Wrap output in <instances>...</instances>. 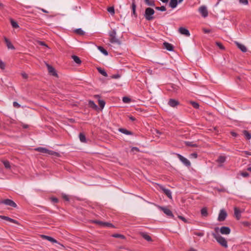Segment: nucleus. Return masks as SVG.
<instances>
[{"instance_id": "f257e3e1", "label": "nucleus", "mask_w": 251, "mask_h": 251, "mask_svg": "<svg viewBox=\"0 0 251 251\" xmlns=\"http://www.w3.org/2000/svg\"><path fill=\"white\" fill-rule=\"evenodd\" d=\"M219 230V228L218 227H216L215 228L216 233H212V235L221 246L225 248H227L228 247L227 241L224 237H222L218 233Z\"/></svg>"}, {"instance_id": "f03ea898", "label": "nucleus", "mask_w": 251, "mask_h": 251, "mask_svg": "<svg viewBox=\"0 0 251 251\" xmlns=\"http://www.w3.org/2000/svg\"><path fill=\"white\" fill-rule=\"evenodd\" d=\"M154 13L155 11L151 7L146 8L144 14V17L147 21H151L154 19L153 16Z\"/></svg>"}, {"instance_id": "7ed1b4c3", "label": "nucleus", "mask_w": 251, "mask_h": 251, "mask_svg": "<svg viewBox=\"0 0 251 251\" xmlns=\"http://www.w3.org/2000/svg\"><path fill=\"white\" fill-rule=\"evenodd\" d=\"M109 35L110 37L109 41L111 43H116L118 45H121V41L116 38V31L115 29H113L109 32Z\"/></svg>"}, {"instance_id": "20e7f679", "label": "nucleus", "mask_w": 251, "mask_h": 251, "mask_svg": "<svg viewBox=\"0 0 251 251\" xmlns=\"http://www.w3.org/2000/svg\"><path fill=\"white\" fill-rule=\"evenodd\" d=\"M0 204H4L6 205H9L14 208H16L17 206V204L13 201L8 199L0 201Z\"/></svg>"}, {"instance_id": "39448f33", "label": "nucleus", "mask_w": 251, "mask_h": 251, "mask_svg": "<svg viewBox=\"0 0 251 251\" xmlns=\"http://www.w3.org/2000/svg\"><path fill=\"white\" fill-rule=\"evenodd\" d=\"M159 209L162 211L166 215L169 217L174 218V215H173L172 211L166 207L158 206Z\"/></svg>"}, {"instance_id": "423d86ee", "label": "nucleus", "mask_w": 251, "mask_h": 251, "mask_svg": "<svg viewBox=\"0 0 251 251\" xmlns=\"http://www.w3.org/2000/svg\"><path fill=\"white\" fill-rule=\"evenodd\" d=\"M158 186L161 191L165 194L170 199H172V192L169 189L165 188L163 185L158 184Z\"/></svg>"}, {"instance_id": "0eeeda50", "label": "nucleus", "mask_w": 251, "mask_h": 251, "mask_svg": "<svg viewBox=\"0 0 251 251\" xmlns=\"http://www.w3.org/2000/svg\"><path fill=\"white\" fill-rule=\"evenodd\" d=\"M176 155L178 159L182 162V163L186 167H189L191 166L190 162L185 157L183 156L180 154L177 153Z\"/></svg>"}, {"instance_id": "6e6552de", "label": "nucleus", "mask_w": 251, "mask_h": 251, "mask_svg": "<svg viewBox=\"0 0 251 251\" xmlns=\"http://www.w3.org/2000/svg\"><path fill=\"white\" fill-rule=\"evenodd\" d=\"M226 217H227V213H226V211L224 209H222L220 211V213H219V214L218 216V220L219 222L224 221L225 220V219H226Z\"/></svg>"}, {"instance_id": "1a4fd4ad", "label": "nucleus", "mask_w": 251, "mask_h": 251, "mask_svg": "<svg viewBox=\"0 0 251 251\" xmlns=\"http://www.w3.org/2000/svg\"><path fill=\"white\" fill-rule=\"evenodd\" d=\"M219 230L221 233L222 234L228 235L230 234L231 232L230 228L227 226H222Z\"/></svg>"}, {"instance_id": "9d476101", "label": "nucleus", "mask_w": 251, "mask_h": 251, "mask_svg": "<svg viewBox=\"0 0 251 251\" xmlns=\"http://www.w3.org/2000/svg\"><path fill=\"white\" fill-rule=\"evenodd\" d=\"M46 66L48 68L49 73L54 76H57V74L56 72L55 69L51 65L46 64Z\"/></svg>"}, {"instance_id": "9b49d317", "label": "nucleus", "mask_w": 251, "mask_h": 251, "mask_svg": "<svg viewBox=\"0 0 251 251\" xmlns=\"http://www.w3.org/2000/svg\"><path fill=\"white\" fill-rule=\"evenodd\" d=\"M0 218L2 220L8 221L9 222H11V223H14V224H15L17 225H19V223L18 222V221L14 220L13 219H12L10 217H8L5 216L0 215Z\"/></svg>"}, {"instance_id": "f8f14e48", "label": "nucleus", "mask_w": 251, "mask_h": 251, "mask_svg": "<svg viewBox=\"0 0 251 251\" xmlns=\"http://www.w3.org/2000/svg\"><path fill=\"white\" fill-rule=\"evenodd\" d=\"M199 12L203 17H206L208 16V11L205 6H201L199 9Z\"/></svg>"}, {"instance_id": "ddd939ff", "label": "nucleus", "mask_w": 251, "mask_h": 251, "mask_svg": "<svg viewBox=\"0 0 251 251\" xmlns=\"http://www.w3.org/2000/svg\"><path fill=\"white\" fill-rule=\"evenodd\" d=\"M169 106L172 107H175L177 105H179V102L175 99H170L168 102Z\"/></svg>"}, {"instance_id": "4468645a", "label": "nucleus", "mask_w": 251, "mask_h": 251, "mask_svg": "<svg viewBox=\"0 0 251 251\" xmlns=\"http://www.w3.org/2000/svg\"><path fill=\"white\" fill-rule=\"evenodd\" d=\"M178 31L180 34H181L182 35H184L188 37L190 35L189 31L185 27H179L178 29Z\"/></svg>"}, {"instance_id": "2eb2a0df", "label": "nucleus", "mask_w": 251, "mask_h": 251, "mask_svg": "<svg viewBox=\"0 0 251 251\" xmlns=\"http://www.w3.org/2000/svg\"><path fill=\"white\" fill-rule=\"evenodd\" d=\"M41 237L42 239L47 240L49 241H50V242H51L52 243L59 244L58 241L56 239H54L53 238H52L50 236L45 235H41Z\"/></svg>"}, {"instance_id": "dca6fc26", "label": "nucleus", "mask_w": 251, "mask_h": 251, "mask_svg": "<svg viewBox=\"0 0 251 251\" xmlns=\"http://www.w3.org/2000/svg\"><path fill=\"white\" fill-rule=\"evenodd\" d=\"M163 47L164 48H165L167 50H168L169 51H173L174 50V47L172 44L169 43L168 42H165L163 43Z\"/></svg>"}, {"instance_id": "f3484780", "label": "nucleus", "mask_w": 251, "mask_h": 251, "mask_svg": "<svg viewBox=\"0 0 251 251\" xmlns=\"http://www.w3.org/2000/svg\"><path fill=\"white\" fill-rule=\"evenodd\" d=\"M234 215L236 218L237 220H239L241 217V211L240 210V209L237 207H235L234 208Z\"/></svg>"}, {"instance_id": "a211bd4d", "label": "nucleus", "mask_w": 251, "mask_h": 251, "mask_svg": "<svg viewBox=\"0 0 251 251\" xmlns=\"http://www.w3.org/2000/svg\"><path fill=\"white\" fill-rule=\"evenodd\" d=\"M136 5L135 3V0H132L131 9L132 11V15L135 17H137V14L136 12Z\"/></svg>"}, {"instance_id": "6ab92c4d", "label": "nucleus", "mask_w": 251, "mask_h": 251, "mask_svg": "<svg viewBox=\"0 0 251 251\" xmlns=\"http://www.w3.org/2000/svg\"><path fill=\"white\" fill-rule=\"evenodd\" d=\"M118 131L123 134L128 135H133V133L129 130H127L124 128H120L118 129Z\"/></svg>"}, {"instance_id": "aec40b11", "label": "nucleus", "mask_w": 251, "mask_h": 251, "mask_svg": "<svg viewBox=\"0 0 251 251\" xmlns=\"http://www.w3.org/2000/svg\"><path fill=\"white\" fill-rule=\"evenodd\" d=\"M235 44L237 47L243 52H246L247 51V48L243 44L239 43L238 42H235Z\"/></svg>"}, {"instance_id": "412c9836", "label": "nucleus", "mask_w": 251, "mask_h": 251, "mask_svg": "<svg viewBox=\"0 0 251 251\" xmlns=\"http://www.w3.org/2000/svg\"><path fill=\"white\" fill-rule=\"evenodd\" d=\"M140 235L147 241L150 242L152 241L151 237L147 233L141 232L140 233Z\"/></svg>"}, {"instance_id": "4be33fe9", "label": "nucleus", "mask_w": 251, "mask_h": 251, "mask_svg": "<svg viewBox=\"0 0 251 251\" xmlns=\"http://www.w3.org/2000/svg\"><path fill=\"white\" fill-rule=\"evenodd\" d=\"M4 41L6 43V46L7 47L8 49H11V50H14L15 47L12 44L10 40L7 39L6 37H4Z\"/></svg>"}, {"instance_id": "5701e85b", "label": "nucleus", "mask_w": 251, "mask_h": 251, "mask_svg": "<svg viewBox=\"0 0 251 251\" xmlns=\"http://www.w3.org/2000/svg\"><path fill=\"white\" fill-rule=\"evenodd\" d=\"M242 133L246 140H249L251 139V133L248 130H244L242 131Z\"/></svg>"}, {"instance_id": "b1692460", "label": "nucleus", "mask_w": 251, "mask_h": 251, "mask_svg": "<svg viewBox=\"0 0 251 251\" xmlns=\"http://www.w3.org/2000/svg\"><path fill=\"white\" fill-rule=\"evenodd\" d=\"M178 3L179 2L177 0H170L169 6L174 9L177 6Z\"/></svg>"}, {"instance_id": "393cba45", "label": "nucleus", "mask_w": 251, "mask_h": 251, "mask_svg": "<svg viewBox=\"0 0 251 251\" xmlns=\"http://www.w3.org/2000/svg\"><path fill=\"white\" fill-rule=\"evenodd\" d=\"M88 106L94 110L99 109L98 106L95 104L94 101L90 100L88 101Z\"/></svg>"}, {"instance_id": "a878e982", "label": "nucleus", "mask_w": 251, "mask_h": 251, "mask_svg": "<svg viewBox=\"0 0 251 251\" xmlns=\"http://www.w3.org/2000/svg\"><path fill=\"white\" fill-rule=\"evenodd\" d=\"M79 138L81 142L86 143H87L86 138L83 133L80 132L79 134Z\"/></svg>"}, {"instance_id": "bb28decb", "label": "nucleus", "mask_w": 251, "mask_h": 251, "mask_svg": "<svg viewBox=\"0 0 251 251\" xmlns=\"http://www.w3.org/2000/svg\"><path fill=\"white\" fill-rule=\"evenodd\" d=\"M35 151L43 153H47L48 149L43 147H38L35 149Z\"/></svg>"}, {"instance_id": "cd10ccee", "label": "nucleus", "mask_w": 251, "mask_h": 251, "mask_svg": "<svg viewBox=\"0 0 251 251\" xmlns=\"http://www.w3.org/2000/svg\"><path fill=\"white\" fill-rule=\"evenodd\" d=\"M72 58L73 59L74 61L77 64H80L81 63V61L80 59L76 55H73L72 56Z\"/></svg>"}, {"instance_id": "c85d7f7f", "label": "nucleus", "mask_w": 251, "mask_h": 251, "mask_svg": "<svg viewBox=\"0 0 251 251\" xmlns=\"http://www.w3.org/2000/svg\"><path fill=\"white\" fill-rule=\"evenodd\" d=\"M201 214L203 217H207L208 215L206 207H203L201 210Z\"/></svg>"}, {"instance_id": "c756f323", "label": "nucleus", "mask_w": 251, "mask_h": 251, "mask_svg": "<svg viewBox=\"0 0 251 251\" xmlns=\"http://www.w3.org/2000/svg\"><path fill=\"white\" fill-rule=\"evenodd\" d=\"M98 49L104 55H105L106 56L108 55V51L105 49H104L102 47L98 46Z\"/></svg>"}, {"instance_id": "7c9ffc66", "label": "nucleus", "mask_w": 251, "mask_h": 251, "mask_svg": "<svg viewBox=\"0 0 251 251\" xmlns=\"http://www.w3.org/2000/svg\"><path fill=\"white\" fill-rule=\"evenodd\" d=\"M97 70L98 72L102 75L105 77L107 76V74L103 69L100 67H98L97 68Z\"/></svg>"}, {"instance_id": "2f4dec72", "label": "nucleus", "mask_w": 251, "mask_h": 251, "mask_svg": "<svg viewBox=\"0 0 251 251\" xmlns=\"http://www.w3.org/2000/svg\"><path fill=\"white\" fill-rule=\"evenodd\" d=\"M145 3L148 5L151 6H155V2L153 0H144Z\"/></svg>"}, {"instance_id": "473e14b6", "label": "nucleus", "mask_w": 251, "mask_h": 251, "mask_svg": "<svg viewBox=\"0 0 251 251\" xmlns=\"http://www.w3.org/2000/svg\"><path fill=\"white\" fill-rule=\"evenodd\" d=\"M226 157L225 156L220 155L219 156L217 161L218 163H223L226 161Z\"/></svg>"}, {"instance_id": "72a5a7b5", "label": "nucleus", "mask_w": 251, "mask_h": 251, "mask_svg": "<svg viewBox=\"0 0 251 251\" xmlns=\"http://www.w3.org/2000/svg\"><path fill=\"white\" fill-rule=\"evenodd\" d=\"M75 32L79 35H83L85 34V32L81 28H77L75 30Z\"/></svg>"}, {"instance_id": "f704fd0d", "label": "nucleus", "mask_w": 251, "mask_h": 251, "mask_svg": "<svg viewBox=\"0 0 251 251\" xmlns=\"http://www.w3.org/2000/svg\"><path fill=\"white\" fill-rule=\"evenodd\" d=\"M48 152H47V154H49L50 155H54V156H59V153L56 152V151H51V150H48Z\"/></svg>"}, {"instance_id": "c9c22d12", "label": "nucleus", "mask_w": 251, "mask_h": 251, "mask_svg": "<svg viewBox=\"0 0 251 251\" xmlns=\"http://www.w3.org/2000/svg\"><path fill=\"white\" fill-rule=\"evenodd\" d=\"M10 22H11V25L13 27H14L15 28H17L19 27L18 23L16 21H15L14 20L11 19L10 20Z\"/></svg>"}, {"instance_id": "e433bc0d", "label": "nucleus", "mask_w": 251, "mask_h": 251, "mask_svg": "<svg viewBox=\"0 0 251 251\" xmlns=\"http://www.w3.org/2000/svg\"><path fill=\"white\" fill-rule=\"evenodd\" d=\"M93 223L94 224H96L97 225H98L100 226H103V225H104L105 222H102L99 220H94L93 221Z\"/></svg>"}, {"instance_id": "4c0bfd02", "label": "nucleus", "mask_w": 251, "mask_h": 251, "mask_svg": "<svg viewBox=\"0 0 251 251\" xmlns=\"http://www.w3.org/2000/svg\"><path fill=\"white\" fill-rule=\"evenodd\" d=\"M98 102H99V106H100V107L101 109H103L104 108V106H105V101L103 100H101L99 99L98 100Z\"/></svg>"}, {"instance_id": "58836bf2", "label": "nucleus", "mask_w": 251, "mask_h": 251, "mask_svg": "<svg viewBox=\"0 0 251 251\" xmlns=\"http://www.w3.org/2000/svg\"><path fill=\"white\" fill-rule=\"evenodd\" d=\"M185 145L187 146L192 147H197L198 146L196 144H194L193 142H189V141L186 142H185Z\"/></svg>"}, {"instance_id": "ea45409f", "label": "nucleus", "mask_w": 251, "mask_h": 251, "mask_svg": "<svg viewBox=\"0 0 251 251\" xmlns=\"http://www.w3.org/2000/svg\"><path fill=\"white\" fill-rule=\"evenodd\" d=\"M112 236L115 238H120L123 239H125V236L120 234H114L112 235Z\"/></svg>"}, {"instance_id": "a19ab883", "label": "nucleus", "mask_w": 251, "mask_h": 251, "mask_svg": "<svg viewBox=\"0 0 251 251\" xmlns=\"http://www.w3.org/2000/svg\"><path fill=\"white\" fill-rule=\"evenodd\" d=\"M107 11L112 15L115 14L114 7L113 6L109 7L107 8Z\"/></svg>"}, {"instance_id": "79ce46f5", "label": "nucleus", "mask_w": 251, "mask_h": 251, "mask_svg": "<svg viewBox=\"0 0 251 251\" xmlns=\"http://www.w3.org/2000/svg\"><path fill=\"white\" fill-rule=\"evenodd\" d=\"M155 9L160 11H165L166 8L165 6H161L160 7L156 6L155 7Z\"/></svg>"}, {"instance_id": "37998d69", "label": "nucleus", "mask_w": 251, "mask_h": 251, "mask_svg": "<svg viewBox=\"0 0 251 251\" xmlns=\"http://www.w3.org/2000/svg\"><path fill=\"white\" fill-rule=\"evenodd\" d=\"M190 103L194 108L196 109H198L199 108V104L198 102L192 101L190 102Z\"/></svg>"}, {"instance_id": "c03bdc74", "label": "nucleus", "mask_w": 251, "mask_h": 251, "mask_svg": "<svg viewBox=\"0 0 251 251\" xmlns=\"http://www.w3.org/2000/svg\"><path fill=\"white\" fill-rule=\"evenodd\" d=\"M3 164L4 166V167H5V168L6 169H10L11 166H10V163L7 160H6V161H4L3 162Z\"/></svg>"}, {"instance_id": "a18cd8bd", "label": "nucleus", "mask_w": 251, "mask_h": 251, "mask_svg": "<svg viewBox=\"0 0 251 251\" xmlns=\"http://www.w3.org/2000/svg\"><path fill=\"white\" fill-rule=\"evenodd\" d=\"M105 226L109 227H112V228L115 227L112 224L109 223V222H105L104 225H103V227H105Z\"/></svg>"}, {"instance_id": "49530a36", "label": "nucleus", "mask_w": 251, "mask_h": 251, "mask_svg": "<svg viewBox=\"0 0 251 251\" xmlns=\"http://www.w3.org/2000/svg\"><path fill=\"white\" fill-rule=\"evenodd\" d=\"M123 101L124 103H129L131 101V99L127 97H124L123 98Z\"/></svg>"}, {"instance_id": "de8ad7c7", "label": "nucleus", "mask_w": 251, "mask_h": 251, "mask_svg": "<svg viewBox=\"0 0 251 251\" xmlns=\"http://www.w3.org/2000/svg\"><path fill=\"white\" fill-rule=\"evenodd\" d=\"M216 45L221 49V50H225V47L223 45V44L221 43V42H216Z\"/></svg>"}, {"instance_id": "09e8293b", "label": "nucleus", "mask_w": 251, "mask_h": 251, "mask_svg": "<svg viewBox=\"0 0 251 251\" xmlns=\"http://www.w3.org/2000/svg\"><path fill=\"white\" fill-rule=\"evenodd\" d=\"M50 200H51V201L53 203H57L59 201L58 199L55 197L50 198Z\"/></svg>"}, {"instance_id": "8fccbe9b", "label": "nucleus", "mask_w": 251, "mask_h": 251, "mask_svg": "<svg viewBox=\"0 0 251 251\" xmlns=\"http://www.w3.org/2000/svg\"><path fill=\"white\" fill-rule=\"evenodd\" d=\"M241 223L242 225L246 227L249 226L251 225L250 223L247 221L241 222Z\"/></svg>"}, {"instance_id": "3c124183", "label": "nucleus", "mask_w": 251, "mask_h": 251, "mask_svg": "<svg viewBox=\"0 0 251 251\" xmlns=\"http://www.w3.org/2000/svg\"><path fill=\"white\" fill-rule=\"evenodd\" d=\"M5 67V64L1 60H0V68L1 70H4Z\"/></svg>"}, {"instance_id": "603ef678", "label": "nucleus", "mask_w": 251, "mask_h": 251, "mask_svg": "<svg viewBox=\"0 0 251 251\" xmlns=\"http://www.w3.org/2000/svg\"><path fill=\"white\" fill-rule=\"evenodd\" d=\"M13 105L14 107L17 108L21 107V105L16 101L13 102Z\"/></svg>"}, {"instance_id": "864d4df0", "label": "nucleus", "mask_w": 251, "mask_h": 251, "mask_svg": "<svg viewBox=\"0 0 251 251\" xmlns=\"http://www.w3.org/2000/svg\"><path fill=\"white\" fill-rule=\"evenodd\" d=\"M230 134L234 137H237L239 136V134H237L236 132L233 131H231L230 132Z\"/></svg>"}, {"instance_id": "5fc2aeb1", "label": "nucleus", "mask_w": 251, "mask_h": 251, "mask_svg": "<svg viewBox=\"0 0 251 251\" xmlns=\"http://www.w3.org/2000/svg\"><path fill=\"white\" fill-rule=\"evenodd\" d=\"M120 76H121V75L119 74H117L112 75L111 76V78H114V79H117V78H120Z\"/></svg>"}, {"instance_id": "6e6d98bb", "label": "nucleus", "mask_w": 251, "mask_h": 251, "mask_svg": "<svg viewBox=\"0 0 251 251\" xmlns=\"http://www.w3.org/2000/svg\"><path fill=\"white\" fill-rule=\"evenodd\" d=\"M240 3L243 4L244 5L248 4V0H239Z\"/></svg>"}, {"instance_id": "4d7b16f0", "label": "nucleus", "mask_w": 251, "mask_h": 251, "mask_svg": "<svg viewBox=\"0 0 251 251\" xmlns=\"http://www.w3.org/2000/svg\"><path fill=\"white\" fill-rule=\"evenodd\" d=\"M178 218L179 219L182 220L185 223H187V220L184 217H183L182 216H178Z\"/></svg>"}, {"instance_id": "13d9d810", "label": "nucleus", "mask_w": 251, "mask_h": 251, "mask_svg": "<svg viewBox=\"0 0 251 251\" xmlns=\"http://www.w3.org/2000/svg\"><path fill=\"white\" fill-rule=\"evenodd\" d=\"M241 176H243V177H246L249 176V174L246 172H244L241 173Z\"/></svg>"}, {"instance_id": "bf43d9fd", "label": "nucleus", "mask_w": 251, "mask_h": 251, "mask_svg": "<svg viewBox=\"0 0 251 251\" xmlns=\"http://www.w3.org/2000/svg\"><path fill=\"white\" fill-rule=\"evenodd\" d=\"M38 44L41 46L48 47V45L45 43V42H44L43 41H39Z\"/></svg>"}, {"instance_id": "052dcab7", "label": "nucleus", "mask_w": 251, "mask_h": 251, "mask_svg": "<svg viewBox=\"0 0 251 251\" xmlns=\"http://www.w3.org/2000/svg\"><path fill=\"white\" fill-rule=\"evenodd\" d=\"M21 75L22 76V77L25 78V79H26L28 77V75L27 74H26L25 73V72H23V73H21Z\"/></svg>"}, {"instance_id": "680f3d73", "label": "nucleus", "mask_w": 251, "mask_h": 251, "mask_svg": "<svg viewBox=\"0 0 251 251\" xmlns=\"http://www.w3.org/2000/svg\"><path fill=\"white\" fill-rule=\"evenodd\" d=\"M190 156L191 157H193V158H196L198 157V154H197V153L194 152V153H191L190 154Z\"/></svg>"}, {"instance_id": "e2e57ef3", "label": "nucleus", "mask_w": 251, "mask_h": 251, "mask_svg": "<svg viewBox=\"0 0 251 251\" xmlns=\"http://www.w3.org/2000/svg\"><path fill=\"white\" fill-rule=\"evenodd\" d=\"M131 151H137V152H139V151H140V150H139V148H138L137 147H132V148H131Z\"/></svg>"}, {"instance_id": "0e129e2a", "label": "nucleus", "mask_w": 251, "mask_h": 251, "mask_svg": "<svg viewBox=\"0 0 251 251\" xmlns=\"http://www.w3.org/2000/svg\"><path fill=\"white\" fill-rule=\"evenodd\" d=\"M63 198L64 200H65L66 201H69V200H70L69 197L67 195L63 196Z\"/></svg>"}, {"instance_id": "69168bd1", "label": "nucleus", "mask_w": 251, "mask_h": 251, "mask_svg": "<svg viewBox=\"0 0 251 251\" xmlns=\"http://www.w3.org/2000/svg\"><path fill=\"white\" fill-rule=\"evenodd\" d=\"M203 31L204 32V33H209L210 32V29H206V28H203Z\"/></svg>"}, {"instance_id": "338daca9", "label": "nucleus", "mask_w": 251, "mask_h": 251, "mask_svg": "<svg viewBox=\"0 0 251 251\" xmlns=\"http://www.w3.org/2000/svg\"><path fill=\"white\" fill-rule=\"evenodd\" d=\"M128 118L129 120H131V121H134L136 120V119L132 116H129Z\"/></svg>"}, {"instance_id": "774afa93", "label": "nucleus", "mask_w": 251, "mask_h": 251, "mask_svg": "<svg viewBox=\"0 0 251 251\" xmlns=\"http://www.w3.org/2000/svg\"><path fill=\"white\" fill-rule=\"evenodd\" d=\"M196 235H197L201 237L203 235V233L202 232H198V233H196Z\"/></svg>"}]
</instances>
